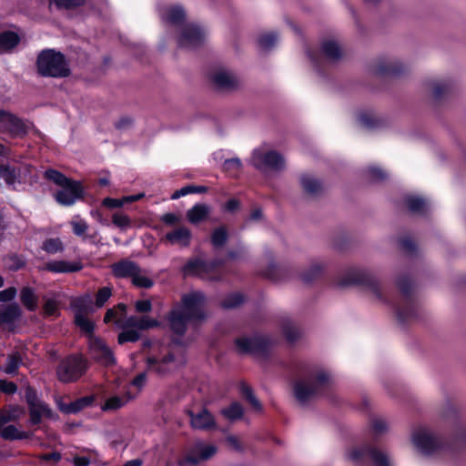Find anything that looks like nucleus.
<instances>
[{
  "label": "nucleus",
  "instance_id": "f257e3e1",
  "mask_svg": "<svg viewBox=\"0 0 466 466\" xmlns=\"http://www.w3.org/2000/svg\"><path fill=\"white\" fill-rule=\"evenodd\" d=\"M136 309L142 314L140 317H127L126 305L119 303L115 308L108 309L105 315L104 321L106 323L113 321L117 328L123 329L118 336L119 343L137 340L140 337V331L146 329L144 315L146 312V300L137 301Z\"/></svg>",
  "mask_w": 466,
  "mask_h": 466
},
{
  "label": "nucleus",
  "instance_id": "f03ea898",
  "mask_svg": "<svg viewBox=\"0 0 466 466\" xmlns=\"http://www.w3.org/2000/svg\"><path fill=\"white\" fill-rule=\"evenodd\" d=\"M205 297L201 292H193L182 298V305L169 314L170 329L181 336L185 333L187 324L190 320H200L205 318L202 312Z\"/></svg>",
  "mask_w": 466,
  "mask_h": 466
},
{
  "label": "nucleus",
  "instance_id": "7ed1b4c3",
  "mask_svg": "<svg viewBox=\"0 0 466 466\" xmlns=\"http://www.w3.org/2000/svg\"><path fill=\"white\" fill-rule=\"evenodd\" d=\"M45 176L61 187L55 193V198L60 205L71 206L82 198L83 187L79 182L71 180L54 169L46 170Z\"/></svg>",
  "mask_w": 466,
  "mask_h": 466
},
{
  "label": "nucleus",
  "instance_id": "20e7f679",
  "mask_svg": "<svg viewBox=\"0 0 466 466\" xmlns=\"http://www.w3.org/2000/svg\"><path fill=\"white\" fill-rule=\"evenodd\" d=\"M36 66L43 76L66 77L70 73L65 56L54 49L42 51L37 57Z\"/></svg>",
  "mask_w": 466,
  "mask_h": 466
},
{
  "label": "nucleus",
  "instance_id": "39448f33",
  "mask_svg": "<svg viewBox=\"0 0 466 466\" xmlns=\"http://www.w3.org/2000/svg\"><path fill=\"white\" fill-rule=\"evenodd\" d=\"M329 380V376L325 371H319L313 378L310 377L307 381H298L294 386V394L300 403H305L313 396L320 392Z\"/></svg>",
  "mask_w": 466,
  "mask_h": 466
},
{
  "label": "nucleus",
  "instance_id": "423d86ee",
  "mask_svg": "<svg viewBox=\"0 0 466 466\" xmlns=\"http://www.w3.org/2000/svg\"><path fill=\"white\" fill-rule=\"evenodd\" d=\"M87 369V362L82 356H69L62 360L56 373L59 380L71 382L80 378Z\"/></svg>",
  "mask_w": 466,
  "mask_h": 466
},
{
  "label": "nucleus",
  "instance_id": "0eeeda50",
  "mask_svg": "<svg viewBox=\"0 0 466 466\" xmlns=\"http://www.w3.org/2000/svg\"><path fill=\"white\" fill-rule=\"evenodd\" d=\"M110 268L116 278L130 279L136 287H146V277L144 276L143 269L136 262L129 259H122L113 263Z\"/></svg>",
  "mask_w": 466,
  "mask_h": 466
},
{
  "label": "nucleus",
  "instance_id": "6e6552de",
  "mask_svg": "<svg viewBox=\"0 0 466 466\" xmlns=\"http://www.w3.org/2000/svg\"><path fill=\"white\" fill-rule=\"evenodd\" d=\"M252 164L259 170L279 171L285 167V160L282 155L274 150L264 151L262 148L254 149Z\"/></svg>",
  "mask_w": 466,
  "mask_h": 466
},
{
  "label": "nucleus",
  "instance_id": "1a4fd4ad",
  "mask_svg": "<svg viewBox=\"0 0 466 466\" xmlns=\"http://www.w3.org/2000/svg\"><path fill=\"white\" fill-rule=\"evenodd\" d=\"M353 284L367 287L377 299H381L379 282L369 271L363 269H354L349 272V274L339 282V286L341 287Z\"/></svg>",
  "mask_w": 466,
  "mask_h": 466
},
{
  "label": "nucleus",
  "instance_id": "9d476101",
  "mask_svg": "<svg viewBox=\"0 0 466 466\" xmlns=\"http://www.w3.org/2000/svg\"><path fill=\"white\" fill-rule=\"evenodd\" d=\"M398 286L402 293L403 299L400 305L396 306V314L400 322H404L416 316V306L410 297L411 283L407 277L398 280Z\"/></svg>",
  "mask_w": 466,
  "mask_h": 466
},
{
  "label": "nucleus",
  "instance_id": "9b49d317",
  "mask_svg": "<svg viewBox=\"0 0 466 466\" xmlns=\"http://www.w3.org/2000/svg\"><path fill=\"white\" fill-rule=\"evenodd\" d=\"M270 346V340L261 336L243 337L236 339V347L239 353L266 356L269 351Z\"/></svg>",
  "mask_w": 466,
  "mask_h": 466
},
{
  "label": "nucleus",
  "instance_id": "f8f14e48",
  "mask_svg": "<svg viewBox=\"0 0 466 466\" xmlns=\"http://www.w3.org/2000/svg\"><path fill=\"white\" fill-rule=\"evenodd\" d=\"M205 39L204 30L196 24L186 25L178 36V46L181 48L196 49L200 46Z\"/></svg>",
  "mask_w": 466,
  "mask_h": 466
},
{
  "label": "nucleus",
  "instance_id": "ddd939ff",
  "mask_svg": "<svg viewBox=\"0 0 466 466\" xmlns=\"http://www.w3.org/2000/svg\"><path fill=\"white\" fill-rule=\"evenodd\" d=\"M412 442L425 455L433 454L441 448V442L431 431L422 428L413 433Z\"/></svg>",
  "mask_w": 466,
  "mask_h": 466
},
{
  "label": "nucleus",
  "instance_id": "4468645a",
  "mask_svg": "<svg viewBox=\"0 0 466 466\" xmlns=\"http://www.w3.org/2000/svg\"><path fill=\"white\" fill-rule=\"evenodd\" d=\"M88 345L92 357L98 362L106 366H110L115 363L113 352L101 339L96 336H90Z\"/></svg>",
  "mask_w": 466,
  "mask_h": 466
},
{
  "label": "nucleus",
  "instance_id": "2eb2a0df",
  "mask_svg": "<svg viewBox=\"0 0 466 466\" xmlns=\"http://www.w3.org/2000/svg\"><path fill=\"white\" fill-rule=\"evenodd\" d=\"M0 131L6 132L13 137H21L26 133L27 125L11 113L1 110Z\"/></svg>",
  "mask_w": 466,
  "mask_h": 466
},
{
  "label": "nucleus",
  "instance_id": "dca6fc26",
  "mask_svg": "<svg viewBox=\"0 0 466 466\" xmlns=\"http://www.w3.org/2000/svg\"><path fill=\"white\" fill-rule=\"evenodd\" d=\"M216 452L217 447L215 445L199 442L183 458L180 464L181 466H186L187 464L197 465L202 461L210 459Z\"/></svg>",
  "mask_w": 466,
  "mask_h": 466
},
{
  "label": "nucleus",
  "instance_id": "f3484780",
  "mask_svg": "<svg viewBox=\"0 0 466 466\" xmlns=\"http://www.w3.org/2000/svg\"><path fill=\"white\" fill-rule=\"evenodd\" d=\"M366 457L370 458L375 466H390L387 454L370 446L355 449L350 453V459L356 462Z\"/></svg>",
  "mask_w": 466,
  "mask_h": 466
},
{
  "label": "nucleus",
  "instance_id": "a211bd4d",
  "mask_svg": "<svg viewBox=\"0 0 466 466\" xmlns=\"http://www.w3.org/2000/svg\"><path fill=\"white\" fill-rule=\"evenodd\" d=\"M86 300L83 298L75 299L71 306L75 311V322L79 327V329L85 332L88 339L90 336H94V323L86 318V310L85 309V304Z\"/></svg>",
  "mask_w": 466,
  "mask_h": 466
},
{
  "label": "nucleus",
  "instance_id": "6ab92c4d",
  "mask_svg": "<svg viewBox=\"0 0 466 466\" xmlns=\"http://www.w3.org/2000/svg\"><path fill=\"white\" fill-rule=\"evenodd\" d=\"M187 414L190 418V424L193 429L208 431L216 427V421L213 415L205 408L198 413H194L192 410H187Z\"/></svg>",
  "mask_w": 466,
  "mask_h": 466
},
{
  "label": "nucleus",
  "instance_id": "aec40b11",
  "mask_svg": "<svg viewBox=\"0 0 466 466\" xmlns=\"http://www.w3.org/2000/svg\"><path fill=\"white\" fill-rule=\"evenodd\" d=\"M210 80L216 88L219 90H233L238 85L237 77L225 69H218L210 75Z\"/></svg>",
  "mask_w": 466,
  "mask_h": 466
},
{
  "label": "nucleus",
  "instance_id": "412c9836",
  "mask_svg": "<svg viewBox=\"0 0 466 466\" xmlns=\"http://www.w3.org/2000/svg\"><path fill=\"white\" fill-rule=\"evenodd\" d=\"M223 264L224 261L220 259H216L209 263L201 259H195L188 261L185 265L184 271L186 274L202 275L211 269L222 266Z\"/></svg>",
  "mask_w": 466,
  "mask_h": 466
},
{
  "label": "nucleus",
  "instance_id": "4be33fe9",
  "mask_svg": "<svg viewBox=\"0 0 466 466\" xmlns=\"http://www.w3.org/2000/svg\"><path fill=\"white\" fill-rule=\"evenodd\" d=\"M83 265L79 261L53 260L46 264L45 268L54 273H71L81 270Z\"/></svg>",
  "mask_w": 466,
  "mask_h": 466
},
{
  "label": "nucleus",
  "instance_id": "5701e85b",
  "mask_svg": "<svg viewBox=\"0 0 466 466\" xmlns=\"http://www.w3.org/2000/svg\"><path fill=\"white\" fill-rule=\"evenodd\" d=\"M166 238L171 244L187 247L191 240V232L187 228L180 227L168 232Z\"/></svg>",
  "mask_w": 466,
  "mask_h": 466
},
{
  "label": "nucleus",
  "instance_id": "b1692460",
  "mask_svg": "<svg viewBox=\"0 0 466 466\" xmlns=\"http://www.w3.org/2000/svg\"><path fill=\"white\" fill-rule=\"evenodd\" d=\"M25 177V173H23L21 169H17L15 167L9 165L0 166V177L3 178L5 183L9 186H14L15 183H20L22 178Z\"/></svg>",
  "mask_w": 466,
  "mask_h": 466
},
{
  "label": "nucleus",
  "instance_id": "393cba45",
  "mask_svg": "<svg viewBox=\"0 0 466 466\" xmlns=\"http://www.w3.org/2000/svg\"><path fill=\"white\" fill-rule=\"evenodd\" d=\"M94 401V396H86L83 398H80L73 402H70L69 404H64L59 402L58 407L59 410L65 413L70 414V413H76L80 411L82 409L89 406Z\"/></svg>",
  "mask_w": 466,
  "mask_h": 466
},
{
  "label": "nucleus",
  "instance_id": "a878e982",
  "mask_svg": "<svg viewBox=\"0 0 466 466\" xmlns=\"http://www.w3.org/2000/svg\"><path fill=\"white\" fill-rule=\"evenodd\" d=\"M209 211L208 205L198 203L187 211V218L190 223L198 224L208 216Z\"/></svg>",
  "mask_w": 466,
  "mask_h": 466
},
{
  "label": "nucleus",
  "instance_id": "bb28decb",
  "mask_svg": "<svg viewBox=\"0 0 466 466\" xmlns=\"http://www.w3.org/2000/svg\"><path fill=\"white\" fill-rule=\"evenodd\" d=\"M162 19L172 25H179L185 19L184 9L179 5L170 6L161 11Z\"/></svg>",
  "mask_w": 466,
  "mask_h": 466
},
{
  "label": "nucleus",
  "instance_id": "cd10ccee",
  "mask_svg": "<svg viewBox=\"0 0 466 466\" xmlns=\"http://www.w3.org/2000/svg\"><path fill=\"white\" fill-rule=\"evenodd\" d=\"M179 354L177 356H175V352L172 351L170 353H168V355L165 356L162 360H161V363L165 366H167V368L163 369V370H159L160 371H169L173 369H176L179 366H182L185 364L186 362V360H185V355H184V350L182 349H179Z\"/></svg>",
  "mask_w": 466,
  "mask_h": 466
},
{
  "label": "nucleus",
  "instance_id": "c85d7f7f",
  "mask_svg": "<svg viewBox=\"0 0 466 466\" xmlns=\"http://www.w3.org/2000/svg\"><path fill=\"white\" fill-rule=\"evenodd\" d=\"M19 35L12 31L0 34V52H7L18 45Z\"/></svg>",
  "mask_w": 466,
  "mask_h": 466
},
{
  "label": "nucleus",
  "instance_id": "c756f323",
  "mask_svg": "<svg viewBox=\"0 0 466 466\" xmlns=\"http://www.w3.org/2000/svg\"><path fill=\"white\" fill-rule=\"evenodd\" d=\"M144 197L143 193L127 196L122 198H106L103 200V205L108 208H121L126 204L133 203Z\"/></svg>",
  "mask_w": 466,
  "mask_h": 466
},
{
  "label": "nucleus",
  "instance_id": "7c9ffc66",
  "mask_svg": "<svg viewBox=\"0 0 466 466\" xmlns=\"http://www.w3.org/2000/svg\"><path fill=\"white\" fill-rule=\"evenodd\" d=\"M29 412H30V422L33 424H38L41 421L42 417H44V416H46V417L50 416V410L42 401H39V402L30 406Z\"/></svg>",
  "mask_w": 466,
  "mask_h": 466
},
{
  "label": "nucleus",
  "instance_id": "2f4dec72",
  "mask_svg": "<svg viewBox=\"0 0 466 466\" xmlns=\"http://www.w3.org/2000/svg\"><path fill=\"white\" fill-rule=\"evenodd\" d=\"M321 49L325 56L329 60H338L342 56V50L339 45L332 40L324 41Z\"/></svg>",
  "mask_w": 466,
  "mask_h": 466
},
{
  "label": "nucleus",
  "instance_id": "473e14b6",
  "mask_svg": "<svg viewBox=\"0 0 466 466\" xmlns=\"http://www.w3.org/2000/svg\"><path fill=\"white\" fill-rule=\"evenodd\" d=\"M21 314L20 308L16 304L0 308V322L10 324Z\"/></svg>",
  "mask_w": 466,
  "mask_h": 466
},
{
  "label": "nucleus",
  "instance_id": "72a5a7b5",
  "mask_svg": "<svg viewBox=\"0 0 466 466\" xmlns=\"http://www.w3.org/2000/svg\"><path fill=\"white\" fill-rule=\"evenodd\" d=\"M374 71L380 76H396L401 73L402 67L398 63L382 61L376 66Z\"/></svg>",
  "mask_w": 466,
  "mask_h": 466
},
{
  "label": "nucleus",
  "instance_id": "f704fd0d",
  "mask_svg": "<svg viewBox=\"0 0 466 466\" xmlns=\"http://www.w3.org/2000/svg\"><path fill=\"white\" fill-rule=\"evenodd\" d=\"M300 180L305 192L310 195H317L322 190L320 181L309 175H303Z\"/></svg>",
  "mask_w": 466,
  "mask_h": 466
},
{
  "label": "nucleus",
  "instance_id": "c9c22d12",
  "mask_svg": "<svg viewBox=\"0 0 466 466\" xmlns=\"http://www.w3.org/2000/svg\"><path fill=\"white\" fill-rule=\"evenodd\" d=\"M24 414L23 409L14 406L0 411V428L9 421L18 420Z\"/></svg>",
  "mask_w": 466,
  "mask_h": 466
},
{
  "label": "nucleus",
  "instance_id": "e433bc0d",
  "mask_svg": "<svg viewBox=\"0 0 466 466\" xmlns=\"http://www.w3.org/2000/svg\"><path fill=\"white\" fill-rule=\"evenodd\" d=\"M21 364V355L15 352L7 357L6 364L2 368V370L8 375H15Z\"/></svg>",
  "mask_w": 466,
  "mask_h": 466
},
{
  "label": "nucleus",
  "instance_id": "4c0bfd02",
  "mask_svg": "<svg viewBox=\"0 0 466 466\" xmlns=\"http://www.w3.org/2000/svg\"><path fill=\"white\" fill-rule=\"evenodd\" d=\"M21 301L29 310H35L38 305L37 297L30 288H24L21 290Z\"/></svg>",
  "mask_w": 466,
  "mask_h": 466
},
{
  "label": "nucleus",
  "instance_id": "58836bf2",
  "mask_svg": "<svg viewBox=\"0 0 466 466\" xmlns=\"http://www.w3.org/2000/svg\"><path fill=\"white\" fill-rule=\"evenodd\" d=\"M242 396L250 403L254 410L257 411L262 410V405L260 401L256 398L252 389L246 383L242 382L239 386Z\"/></svg>",
  "mask_w": 466,
  "mask_h": 466
},
{
  "label": "nucleus",
  "instance_id": "ea45409f",
  "mask_svg": "<svg viewBox=\"0 0 466 466\" xmlns=\"http://www.w3.org/2000/svg\"><path fill=\"white\" fill-rule=\"evenodd\" d=\"M406 205L412 213H423L427 208V202L424 198L413 196L406 198Z\"/></svg>",
  "mask_w": 466,
  "mask_h": 466
},
{
  "label": "nucleus",
  "instance_id": "a19ab883",
  "mask_svg": "<svg viewBox=\"0 0 466 466\" xmlns=\"http://www.w3.org/2000/svg\"><path fill=\"white\" fill-rule=\"evenodd\" d=\"M243 408L238 402H234L229 407L221 410V414L229 420L240 419L243 416Z\"/></svg>",
  "mask_w": 466,
  "mask_h": 466
},
{
  "label": "nucleus",
  "instance_id": "79ce46f5",
  "mask_svg": "<svg viewBox=\"0 0 466 466\" xmlns=\"http://www.w3.org/2000/svg\"><path fill=\"white\" fill-rule=\"evenodd\" d=\"M59 301L54 297L44 299V314L46 317H56L59 313Z\"/></svg>",
  "mask_w": 466,
  "mask_h": 466
},
{
  "label": "nucleus",
  "instance_id": "37998d69",
  "mask_svg": "<svg viewBox=\"0 0 466 466\" xmlns=\"http://www.w3.org/2000/svg\"><path fill=\"white\" fill-rule=\"evenodd\" d=\"M228 238V233L225 227L214 229L211 235V243L215 248L222 247Z\"/></svg>",
  "mask_w": 466,
  "mask_h": 466
},
{
  "label": "nucleus",
  "instance_id": "c03bdc74",
  "mask_svg": "<svg viewBox=\"0 0 466 466\" xmlns=\"http://www.w3.org/2000/svg\"><path fill=\"white\" fill-rule=\"evenodd\" d=\"M70 225L72 227L73 233L76 236L83 238H86V233L88 229V224L84 219L76 216L70 221Z\"/></svg>",
  "mask_w": 466,
  "mask_h": 466
},
{
  "label": "nucleus",
  "instance_id": "a18cd8bd",
  "mask_svg": "<svg viewBox=\"0 0 466 466\" xmlns=\"http://www.w3.org/2000/svg\"><path fill=\"white\" fill-rule=\"evenodd\" d=\"M42 248L49 254H56L64 250V244L58 238H47L43 242Z\"/></svg>",
  "mask_w": 466,
  "mask_h": 466
},
{
  "label": "nucleus",
  "instance_id": "49530a36",
  "mask_svg": "<svg viewBox=\"0 0 466 466\" xmlns=\"http://www.w3.org/2000/svg\"><path fill=\"white\" fill-rule=\"evenodd\" d=\"M1 436L5 440H22L27 438V434L19 431L14 425L5 427L1 431Z\"/></svg>",
  "mask_w": 466,
  "mask_h": 466
},
{
  "label": "nucleus",
  "instance_id": "de8ad7c7",
  "mask_svg": "<svg viewBox=\"0 0 466 466\" xmlns=\"http://www.w3.org/2000/svg\"><path fill=\"white\" fill-rule=\"evenodd\" d=\"M84 0H50V8H56L58 10H68L81 5Z\"/></svg>",
  "mask_w": 466,
  "mask_h": 466
},
{
  "label": "nucleus",
  "instance_id": "09e8293b",
  "mask_svg": "<svg viewBox=\"0 0 466 466\" xmlns=\"http://www.w3.org/2000/svg\"><path fill=\"white\" fill-rule=\"evenodd\" d=\"M258 45L263 50H269L278 42V35L275 33L263 34L258 37Z\"/></svg>",
  "mask_w": 466,
  "mask_h": 466
},
{
  "label": "nucleus",
  "instance_id": "8fccbe9b",
  "mask_svg": "<svg viewBox=\"0 0 466 466\" xmlns=\"http://www.w3.org/2000/svg\"><path fill=\"white\" fill-rule=\"evenodd\" d=\"M244 301V297L240 293H233L228 295L221 302V306L224 309H234L239 306Z\"/></svg>",
  "mask_w": 466,
  "mask_h": 466
},
{
  "label": "nucleus",
  "instance_id": "3c124183",
  "mask_svg": "<svg viewBox=\"0 0 466 466\" xmlns=\"http://www.w3.org/2000/svg\"><path fill=\"white\" fill-rule=\"evenodd\" d=\"M127 400L119 396H113L107 399L102 406L103 410H116L123 407L127 403Z\"/></svg>",
  "mask_w": 466,
  "mask_h": 466
},
{
  "label": "nucleus",
  "instance_id": "603ef678",
  "mask_svg": "<svg viewBox=\"0 0 466 466\" xmlns=\"http://www.w3.org/2000/svg\"><path fill=\"white\" fill-rule=\"evenodd\" d=\"M322 267L319 264H314L308 272L304 273L301 277L303 282L310 283L312 280L320 276Z\"/></svg>",
  "mask_w": 466,
  "mask_h": 466
},
{
  "label": "nucleus",
  "instance_id": "864d4df0",
  "mask_svg": "<svg viewBox=\"0 0 466 466\" xmlns=\"http://www.w3.org/2000/svg\"><path fill=\"white\" fill-rule=\"evenodd\" d=\"M112 295V289L109 287H104L98 289L96 297V305L98 308L104 306V304L109 299Z\"/></svg>",
  "mask_w": 466,
  "mask_h": 466
},
{
  "label": "nucleus",
  "instance_id": "5fc2aeb1",
  "mask_svg": "<svg viewBox=\"0 0 466 466\" xmlns=\"http://www.w3.org/2000/svg\"><path fill=\"white\" fill-rule=\"evenodd\" d=\"M223 167L227 172L235 176L241 168V162L238 158L227 159L225 160Z\"/></svg>",
  "mask_w": 466,
  "mask_h": 466
},
{
  "label": "nucleus",
  "instance_id": "6e6d98bb",
  "mask_svg": "<svg viewBox=\"0 0 466 466\" xmlns=\"http://www.w3.org/2000/svg\"><path fill=\"white\" fill-rule=\"evenodd\" d=\"M112 221L114 225H116L117 228H120L121 229H125L130 226L129 218L123 213H115L112 217Z\"/></svg>",
  "mask_w": 466,
  "mask_h": 466
},
{
  "label": "nucleus",
  "instance_id": "4d7b16f0",
  "mask_svg": "<svg viewBox=\"0 0 466 466\" xmlns=\"http://www.w3.org/2000/svg\"><path fill=\"white\" fill-rule=\"evenodd\" d=\"M367 172L373 181H382L387 178V173L378 167H370Z\"/></svg>",
  "mask_w": 466,
  "mask_h": 466
},
{
  "label": "nucleus",
  "instance_id": "13d9d810",
  "mask_svg": "<svg viewBox=\"0 0 466 466\" xmlns=\"http://www.w3.org/2000/svg\"><path fill=\"white\" fill-rule=\"evenodd\" d=\"M450 89V84L447 82H435L433 84V96L435 98H440L443 94Z\"/></svg>",
  "mask_w": 466,
  "mask_h": 466
},
{
  "label": "nucleus",
  "instance_id": "bf43d9fd",
  "mask_svg": "<svg viewBox=\"0 0 466 466\" xmlns=\"http://www.w3.org/2000/svg\"><path fill=\"white\" fill-rule=\"evenodd\" d=\"M17 387L12 381H7L6 380H0V391L6 394H13L16 391Z\"/></svg>",
  "mask_w": 466,
  "mask_h": 466
},
{
  "label": "nucleus",
  "instance_id": "052dcab7",
  "mask_svg": "<svg viewBox=\"0 0 466 466\" xmlns=\"http://www.w3.org/2000/svg\"><path fill=\"white\" fill-rule=\"evenodd\" d=\"M283 332H284L286 339L290 342L295 341L299 337V331H298L297 328H295L294 326H291V325L285 326Z\"/></svg>",
  "mask_w": 466,
  "mask_h": 466
},
{
  "label": "nucleus",
  "instance_id": "680f3d73",
  "mask_svg": "<svg viewBox=\"0 0 466 466\" xmlns=\"http://www.w3.org/2000/svg\"><path fill=\"white\" fill-rule=\"evenodd\" d=\"M66 460L69 462H72L75 466H88L91 462L88 457L78 455H75L72 458H68Z\"/></svg>",
  "mask_w": 466,
  "mask_h": 466
},
{
  "label": "nucleus",
  "instance_id": "e2e57ef3",
  "mask_svg": "<svg viewBox=\"0 0 466 466\" xmlns=\"http://www.w3.org/2000/svg\"><path fill=\"white\" fill-rule=\"evenodd\" d=\"M16 295L15 288H8L0 291V302L12 300Z\"/></svg>",
  "mask_w": 466,
  "mask_h": 466
},
{
  "label": "nucleus",
  "instance_id": "0e129e2a",
  "mask_svg": "<svg viewBox=\"0 0 466 466\" xmlns=\"http://www.w3.org/2000/svg\"><path fill=\"white\" fill-rule=\"evenodd\" d=\"M400 246L402 248V249L408 253V254H412L413 252H415L416 250V246L414 244V242L409 238H404L400 240Z\"/></svg>",
  "mask_w": 466,
  "mask_h": 466
},
{
  "label": "nucleus",
  "instance_id": "69168bd1",
  "mask_svg": "<svg viewBox=\"0 0 466 466\" xmlns=\"http://www.w3.org/2000/svg\"><path fill=\"white\" fill-rule=\"evenodd\" d=\"M360 123L366 127H373L376 125V119L368 114H360L359 116Z\"/></svg>",
  "mask_w": 466,
  "mask_h": 466
},
{
  "label": "nucleus",
  "instance_id": "338daca9",
  "mask_svg": "<svg viewBox=\"0 0 466 466\" xmlns=\"http://www.w3.org/2000/svg\"><path fill=\"white\" fill-rule=\"evenodd\" d=\"M372 429L376 433H382L387 430L386 421L381 419H376L372 421Z\"/></svg>",
  "mask_w": 466,
  "mask_h": 466
},
{
  "label": "nucleus",
  "instance_id": "774afa93",
  "mask_svg": "<svg viewBox=\"0 0 466 466\" xmlns=\"http://www.w3.org/2000/svg\"><path fill=\"white\" fill-rule=\"evenodd\" d=\"M239 208V201L236 198H231L227 201L223 207V209L228 212H235Z\"/></svg>",
  "mask_w": 466,
  "mask_h": 466
}]
</instances>
